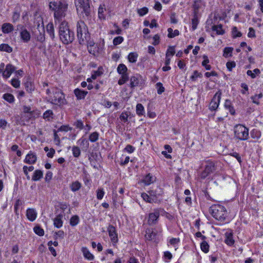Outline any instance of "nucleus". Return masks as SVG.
<instances>
[{
    "label": "nucleus",
    "instance_id": "nucleus-53",
    "mask_svg": "<svg viewBox=\"0 0 263 263\" xmlns=\"http://www.w3.org/2000/svg\"><path fill=\"white\" fill-rule=\"evenodd\" d=\"M179 242L180 239L179 238H172L168 241V243L174 247H175L176 245L179 243Z\"/></svg>",
    "mask_w": 263,
    "mask_h": 263
},
{
    "label": "nucleus",
    "instance_id": "nucleus-25",
    "mask_svg": "<svg viewBox=\"0 0 263 263\" xmlns=\"http://www.w3.org/2000/svg\"><path fill=\"white\" fill-rule=\"evenodd\" d=\"M82 252L85 258L89 260H93L94 256L89 252L86 247H82Z\"/></svg>",
    "mask_w": 263,
    "mask_h": 263
},
{
    "label": "nucleus",
    "instance_id": "nucleus-32",
    "mask_svg": "<svg viewBox=\"0 0 263 263\" xmlns=\"http://www.w3.org/2000/svg\"><path fill=\"white\" fill-rule=\"evenodd\" d=\"M24 85L26 90L29 92H32L35 89L34 84L31 81H27L25 83Z\"/></svg>",
    "mask_w": 263,
    "mask_h": 263
},
{
    "label": "nucleus",
    "instance_id": "nucleus-31",
    "mask_svg": "<svg viewBox=\"0 0 263 263\" xmlns=\"http://www.w3.org/2000/svg\"><path fill=\"white\" fill-rule=\"evenodd\" d=\"M224 107L226 109H228L231 115L235 114V109L232 106V103L230 100H226L224 103Z\"/></svg>",
    "mask_w": 263,
    "mask_h": 263
},
{
    "label": "nucleus",
    "instance_id": "nucleus-27",
    "mask_svg": "<svg viewBox=\"0 0 263 263\" xmlns=\"http://www.w3.org/2000/svg\"><path fill=\"white\" fill-rule=\"evenodd\" d=\"M81 186V183L78 181H73L70 184V189L73 192L79 191Z\"/></svg>",
    "mask_w": 263,
    "mask_h": 263
},
{
    "label": "nucleus",
    "instance_id": "nucleus-51",
    "mask_svg": "<svg viewBox=\"0 0 263 263\" xmlns=\"http://www.w3.org/2000/svg\"><path fill=\"white\" fill-rule=\"evenodd\" d=\"M78 142H80V144L81 146H84L86 148H88L89 147V142L85 138H81L78 141Z\"/></svg>",
    "mask_w": 263,
    "mask_h": 263
},
{
    "label": "nucleus",
    "instance_id": "nucleus-10",
    "mask_svg": "<svg viewBox=\"0 0 263 263\" xmlns=\"http://www.w3.org/2000/svg\"><path fill=\"white\" fill-rule=\"evenodd\" d=\"M127 68L123 64H120L117 67V72L121 75L118 81V84L122 85L125 84L128 80V74L127 73Z\"/></svg>",
    "mask_w": 263,
    "mask_h": 263
},
{
    "label": "nucleus",
    "instance_id": "nucleus-64",
    "mask_svg": "<svg viewBox=\"0 0 263 263\" xmlns=\"http://www.w3.org/2000/svg\"><path fill=\"white\" fill-rule=\"evenodd\" d=\"M135 148L131 145H127L124 148V151L129 153H132L134 152Z\"/></svg>",
    "mask_w": 263,
    "mask_h": 263
},
{
    "label": "nucleus",
    "instance_id": "nucleus-11",
    "mask_svg": "<svg viewBox=\"0 0 263 263\" xmlns=\"http://www.w3.org/2000/svg\"><path fill=\"white\" fill-rule=\"evenodd\" d=\"M222 95L220 90H219L214 96L209 104V109L213 111L215 110L219 106Z\"/></svg>",
    "mask_w": 263,
    "mask_h": 263
},
{
    "label": "nucleus",
    "instance_id": "nucleus-47",
    "mask_svg": "<svg viewBox=\"0 0 263 263\" xmlns=\"http://www.w3.org/2000/svg\"><path fill=\"white\" fill-rule=\"evenodd\" d=\"M72 154L74 157L78 158L81 154V151L79 147L74 146L72 148Z\"/></svg>",
    "mask_w": 263,
    "mask_h": 263
},
{
    "label": "nucleus",
    "instance_id": "nucleus-39",
    "mask_svg": "<svg viewBox=\"0 0 263 263\" xmlns=\"http://www.w3.org/2000/svg\"><path fill=\"white\" fill-rule=\"evenodd\" d=\"M212 30L216 31L217 34H223L224 33V31L222 29V26L221 24L213 26Z\"/></svg>",
    "mask_w": 263,
    "mask_h": 263
},
{
    "label": "nucleus",
    "instance_id": "nucleus-13",
    "mask_svg": "<svg viewBox=\"0 0 263 263\" xmlns=\"http://www.w3.org/2000/svg\"><path fill=\"white\" fill-rule=\"evenodd\" d=\"M18 27H20L21 29V31L20 32V36L22 40L24 43H28L31 38L30 32L26 28H25L23 26H17V29H18Z\"/></svg>",
    "mask_w": 263,
    "mask_h": 263
},
{
    "label": "nucleus",
    "instance_id": "nucleus-52",
    "mask_svg": "<svg viewBox=\"0 0 263 263\" xmlns=\"http://www.w3.org/2000/svg\"><path fill=\"white\" fill-rule=\"evenodd\" d=\"M104 192L102 188H99L97 191V198L99 200H101L103 198L104 195Z\"/></svg>",
    "mask_w": 263,
    "mask_h": 263
},
{
    "label": "nucleus",
    "instance_id": "nucleus-42",
    "mask_svg": "<svg viewBox=\"0 0 263 263\" xmlns=\"http://www.w3.org/2000/svg\"><path fill=\"white\" fill-rule=\"evenodd\" d=\"M200 248L201 250L204 253H208L209 251V245L205 240H203L201 243Z\"/></svg>",
    "mask_w": 263,
    "mask_h": 263
},
{
    "label": "nucleus",
    "instance_id": "nucleus-58",
    "mask_svg": "<svg viewBox=\"0 0 263 263\" xmlns=\"http://www.w3.org/2000/svg\"><path fill=\"white\" fill-rule=\"evenodd\" d=\"M23 112L25 114L28 113L29 114L30 116L33 115V111H31V108L30 106H24L23 108Z\"/></svg>",
    "mask_w": 263,
    "mask_h": 263
},
{
    "label": "nucleus",
    "instance_id": "nucleus-59",
    "mask_svg": "<svg viewBox=\"0 0 263 263\" xmlns=\"http://www.w3.org/2000/svg\"><path fill=\"white\" fill-rule=\"evenodd\" d=\"M11 84L14 87L18 88L20 86V81L16 79H12Z\"/></svg>",
    "mask_w": 263,
    "mask_h": 263
},
{
    "label": "nucleus",
    "instance_id": "nucleus-34",
    "mask_svg": "<svg viewBox=\"0 0 263 263\" xmlns=\"http://www.w3.org/2000/svg\"><path fill=\"white\" fill-rule=\"evenodd\" d=\"M0 51L10 53L12 51V48L7 44H2L0 45Z\"/></svg>",
    "mask_w": 263,
    "mask_h": 263
},
{
    "label": "nucleus",
    "instance_id": "nucleus-60",
    "mask_svg": "<svg viewBox=\"0 0 263 263\" xmlns=\"http://www.w3.org/2000/svg\"><path fill=\"white\" fill-rule=\"evenodd\" d=\"M227 67L229 71H231L232 68L236 66V63L234 61L228 62L226 64Z\"/></svg>",
    "mask_w": 263,
    "mask_h": 263
},
{
    "label": "nucleus",
    "instance_id": "nucleus-3",
    "mask_svg": "<svg viewBox=\"0 0 263 263\" xmlns=\"http://www.w3.org/2000/svg\"><path fill=\"white\" fill-rule=\"evenodd\" d=\"M47 101L60 107L67 103L64 93L58 88H52V93L50 95V98L48 99Z\"/></svg>",
    "mask_w": 263,
    "mask_h": 263
},
{
    "label": "nucleus",
    "instance_id": "nucleus-17",
    "mask_svg": "<svg viewBox=\"0 0 263 263\" xmlns=\"http://www.w3.org/2000/svg\"><path fill=\"white\" fill-rule=\"evenodd\" d=\"M194 17L192 20V29L193 30H195L197 28V25L198 24V20L197 18L198 7H197L196 6H194Z\"/></svg>",
    "mask_w": 263,
    "mask_h": 263
},
{
    "label": "nucleus",
    "instance_id": "nucleus-1",
    "mask_svg": "<svg viewBox=\"0 0 263 263\" xmlns=\"http://www.w3.org/2000/svg\"><path fill=\"white\" fill-rule=\"evenodd\" d=\"M50 9L54 11L55 23L60 22L66 15L68 4L65 0H57L51 2L49 4Z\"/></svg>",
    "mask_w": 263,
    "mask_h": 263
},
{
    "label": "nucleus",
    "instance_id": "nucleus-15",
    "mask_svg": "<svg viewBox=\"0 0 263 263\" xmlns=\"http://www.w3.org/2000/svg\"><path fill=\"white\" fill-rule=\"evenodd\" d=\"M15 70V67L11 64L6 66L5 70L3 73V77L5 79H8Z\"/></svg>",
    "mask_w": 263,
    "mask_h": 263
},
{
    "label": "nucleus",
    "instance_id": "nucleus-4",
    "mask_svg": "<svg viewBox=\"0 0 263 263\" xmlns=\"http://www.w3.org/2000/svg\"><path fill=\"white\" fill-rule=\"evenodd\" d=\"M90 0H74V4L78 14L83 17L88 18L91 15Z\"/></svg>",
    "mask_w": 263,
    "mask_h": 263
},
{
    "label": "nucleus",
    "instance_id": "nucleus-35",
    "mask_svg": "<svg viewBox=\"0 0 263 263\" xmlns=\"http://www.w3.org/2000/svg\"><path fill=\"white\" fill-rule=\"evenodd\" d=\"M168 31V37L170 38H173L176 36L179 35V31L178 30H175L173 31V29L171 28H169L167 29Z\"/></svg>",
    "mask_w": 263,
    "mask_h": 263
},
{
    "label": "nucleus",
    "instance_id": "nucleus-7",
    "mask_svg": "<svg viewBox=\"0 0 263 263\" xmlns=\"http://www.w3.org/2000/svg\"><path fill=\"white\" fill-rule=\"evenodd\" d=\"M205 165L203 170L199 174V177L201 179H204L211 174L215 172L217 169L218 162L211 159L205 160Z\"/></svg>",
    "mask_w": 263,
    "mask_h": 263
},
{
    "label": "nucleus",
    "instance_id": "nucleus-21",
    "mask_svg": "<svg viewBox=\"0 0 263 263\" xmlns=\"http://www.w3.org/2000/svg\"><path fill=\"white\" fill-rule=\"evenodd\" d=\"M63 217V214H59L53 219L54 226L57 228H60L63 226L62 218Z\"/></svg>",
    "mask_w": 263,
    "mask_h": 263
},
{
    "label": "nucleus",
    "instance_id": "nucleus-18",
    "mask_svg": "<svg viewBox=\"0 0 263 263\" xmlns=\"http://www.w3.org/2000/svg\"><path fill=\"white\" fill-rule=\"evenodd\" d=\"M155 179L150 173L147 174L139 182L143 183L145 185H148L154 182Z\"/></svg>",
    "mask_w": 263,
    "mask_h": 263
},
{
    "label": "nucleus",
    "instance_id": "nucleus-23",
    "mask_svg": "<svg viewBox=\"0 0 263 263\" xmlns=\"http://www.w3.org/2000/svg\"><path fill=\"white\" fill-rule=\"evenodd\" d=\"M156 233L154 232L153 229H147L145 231V237L147 240H152L156 237Z\"/></svg>",
    "mask_w": 263,
    "mask_h": 263
},
{
    "label": "nucleus",
    "instance_id": "nucleus-57",
    "mask_svg": "<svg viewBox=\"0 0 263 263\" xmlns=\"http://www.w3.org/2000/svg\"><path fill=\"white\" fill-rule=\"evenodd\" d=\"M202 74L199 73L197 70H195L193 72V74L191 77V79L192 81H195L197 78L201 77Z\"/></svg>",
    "mask_w": 263,
    "mask_h": 263
},
{
    "label": "nucleus",
    "instance_id": "nucleus-33",
    "mask_svg": "<svg viewBox=\"0 0 263 263\" xmlns=\"http://www.w3.org/2000/svg\"><path fill=\"white\" fill-rule=\"evenodd\" d=\"M136 114L139 116H141L144 115L145 110L143 105L141 103H138L136 105Z\"/></svg>",
    "mask_w": 263,
    "mask_h": 263
},
{
    "label": "nucleus",
    "instance_id": "nucleus-36",
    "mask_svg": "<svg viewBox=\"0 0 263 263\" xmlns=\"http://www.w3.org/2000/svg\"><path fill=\"white\" fill-rule=\"evenodd\" d=\"M138 55L136 52H130L128 55V60L130 63H136Z\"/></svg>",
    "mask_w": 263,
    "mask_h": 263
},
{
    "label": "nucleus",
    "instance_id": "nucleus-44",
    "mask_svg": "<svg viewBox=\"0 0 263 263\" xmlns=\"http://www.w3.org/2000/svg\"><path fill=\"white\" fill-rule=\"evenodd\" d=\"M203 58L204 60L202 62V65L204 66L206 70H210L211 69V66L210 65H208V63H209V60L206 55H203Z\"/></svg>",
    "mask_w": 263,
    "mask_h": 263
},
{
    "label": "nucleus",
    "instance_id": "nucleus-38",
    "mask_svg": "<svg viewBox=\"0 0 263 263\" xmlns=\"http://www.w3.org/2000/svg\"><path fill=\"white\" fill-rule=\"evenodd\" d=\"M99 134L97 132L91 133L89 136V140L91 142H95L99 139Z\"/></svg>",
    "mask_w": 263,
    "mask_h": 263
},
{
    "label": "nucleus",
    "instance_id": "nucleus-54",
    "mask_svg": "<svg viewBox=\"0 0 263 263\" xmlns=\"http://www.w3.org/2000/svg\"><path fill=\"white\" fill-rule=\"evenodd\" d=\"M123 41V37L121 36L116 37L113 40V44L116 46L121 44Z\"/></svg>",
    "mask_w": 263,
    "mask_h": 263
},
{
    "label": "nucleus",
    "instance_id": "nucleus-24",
    "mask_svg": "<svg viewBox=\"0 0 263 263\" xmlns=\"http://www.w3.org/2000/svg\"><path fill=\"white\" fill-rule=\"evenodd\" d=\"M141 79V76L139 74H136L132 76L130 78V87L133 88L138 85L139 80Z\"/></svg>",
    "mask_w": 263,
    "mask_h": 263
},
{
    "label": "nucleus",
    "instance_id": "nucleus-49",
    "mask_svg": "<svg viewBox=\"0 0 263 263\" xmlns=\"http://www.w3.org/2000/svg\"><path fill=\"white\" fill-rule=\"evenodd\" d=\"M64 236V232L62 230L56 232L54 235V238L56 240L58 239H63Z\"/></svg>",
    "mask_w": 263,
    "mask_h": 263
},
{
    "label": "nucleus",
    "instance_id": "nucleus-9",
    "mask_svg": "<svg viewBox=\"0 0 263 263\" xmlns=\"http://www.w3.org/2000/svg\"><path fill=\"white\" fill-rule=\"evenodd\" d=\"M162 213H164L163 209L157 208L154 209L153 211L148 214L147 223L149 226H154L158 222V219Z\"/></svg>",
    "mask_w": 263,
    "mask_h": 263
},
{
    "label": "nucleus",
    "instance_id": "nucleus-46",
    "mask_svg": "<svg viewBox=\"0 0 263 263\" xmlns=\"http://www.w3.org/2000/svg\"><path fill=\"white\" fill-rule=\"evenodd\" d=\"M156 88L157 90V93L159 95L162 94L165 90L164 87L163 86V85L160 82H158L156 84Z\"/></svg>",
    "mask_w": 263,
    "mask_h": 263
},
{
    "label": "nucleus",
    "instance_id": "nucleus-40",
    "mask_svg": "<svg viewBox=\"0 0 263 263\" xmlns=\"http://www.w3.org/2000/svg\"><path fill=\"white\" fill-rule=\"evenodd\" d=\"M80 221L79 217L78 215L72 216L70 219V224L71 226H76Z\"/></svg>",
    "mask_w": 263,
    "mask_h": 263
},
{
    "label": "nucleus",
    "instance_id": "nucleus-5",
    "mask_svg": "<svg viewBox=\"0 0 263 263\" xmlns=\"http://www.w3.org/2000/svg\"><path fill=\"white\" fill-rule=\"evenodd\" d=\"M77 37L80 44L83 45L89 39L90 36L86 25L83 21L77 23Z\"/></svg>",
    "mask_w": 263,
    "mask_h": 263
},
{
    "label": "nucleus",
    "instance_id": "nucleus-61",
    "mask_svg": "<svg viewBox=\"0 0 263 263\" xmlns=\"http://www.w3.org/2000/svg\"><path fill=\"white\" fill-rule=\"evenodd\" d=\"M241 87L242 89L241 90V92L243 95H246L248 93V86L245 83H242L241 84Z\"/></svg>",
    "mask_w": 263,
    "mask_h": 263
},
{
    "label": "nucleus",
    "instance_id": "nucleus-43",
    "mask_svg": "<svg viewBox=\"0 0 263 263\" xmlns=\"http://www.w3.org/2000/svg\"><path fill=\"white\" fill-rule=\"evenodd\" d=\"M129 116V112L127 111H123L120 115L119 118L120 120L124 123L128 121V118Z\"/></svg>",
    "mask_w": 263,
    "mask_h": 263
},
{
    "label": "nucleus",
    "instance_id": "nucleus-14",
    "mask_svg": "<svg viewBox=\"0 0 263 263\" xmlns=\"http://www.w3.org/2000/svg\"><path fill=\"white\" fill-rule=\"evenodd\" d=\"M37 160V157L35 154L33 152H30L26 156L24 160V162L29 164H34Z\"/></svg>",
    "mask_w": 263,
    "mask_h": 263
},
{
    "label": "nucleus",
    "instance_id": "nucleus-41",
    "mask_svg": "<svg viewBox=\"0 0 263 263\" xmlns=\"http://www.w3.org/2000/svg\"><path fill=\"white\" fill-rule=\"evenodd\" d=\"M233 48L232 47H226L223 50V56L225 58H228L232 56V53Z\"/></svg>",
    "mask_w": 263,
    "mask_h": 263
},
{
    "label": "nucleus",
    "instance_id": "nucleus-26",
    "mask_svg": "<svg viewBox=\"0 0 263 263\" xmlns=\"http://www.w3.org/2000/svg\"><path fill=\"white\" fill-rule=\"evenodd\" d=\"M13 30V26L10 23H4L2 27V30L4 33H9Z\"/></svg>",
    "mask_w": 263,
    "mask_h": 263
},
{
    "label": "nucleus",
    "instance_id": "nucleus-56",
    "mask_svg": "<svg viewBox=\"0 0 263 263\" xmlns=\"http://www.w3.org/2000/svg\"><path fill=\"white\" fill-rule=\"evenodd\" d=\"M148 9L147 7H143L138 9V13L140 16H143L148 13Z\"/></svg>",
    "mask_w": 263,
    "mask_h": 263
},
{
    "label": "nucleus",
    "instance_id": "nucleus-19",
    "mask_svg": "<svg viewBox=\"0 0 263 263\" xmlns=\"http://www.w3.org/2000/svg\"><path fill=\"white\" fill-rule=\"evenodd\" d=\"M74 93L76 96L77 99L81 100L84 99L85 98V97L88 93V92L86 91L81 90L79 88H77L74 89Z\"/></svg>",
    "mask_w": 263,
    "mask_h": 263
},
{
    "label": "nucleus",
    "instance_id": "nucleus-55",
    "mask_svg": "<svg viewBox=\"0 0 263 263\" xmlns=\"http://www.w3.org/2000/svg\"><path fill=\"white\" fill-rule=\"evenodd\" d=\"M21 204H22V202L20 199H17L15 201V203L14 205V211H15V214L16 215H19L18 209V207L21 205Z\"/></svg>",
    "mask_w": 263,
    "mask_h": 263
},
{
    "label": "nucleus",
    "instance_id": "nucleus-30",
    "mask_svg": "<svg viewBox=\"0 0 263 263\" xmlns=\"http://www.w3.org/2000/svg\"><path fill=\"white\" fill-rule=\"evenodd\" d=\"M53 112L52 110L49 109L46 110L43 115V118L46 121H50L53 119Z\"/></svg>",
    "mask_w": 263,
    "mask_h": 263
},
{
    "label": "nucleus",
    "instance_id": "nucleus-8",
    "mask_svg": "<svg viewBox=\"0 0 263 263\" xmlns=\"http://www.w3.org/2000/svg\"><path fill=\"white\" fill-rule=\"evenodd\" d=\"M234 137L239 140H246L249 137V129L246 126L238 124L235 126Z\"/></svg>",
    "mask_w": 263,
    "mask_h": 263
},
{
    "label": "nucleus",
    "instance_id": "nucleus-45",
    "mask_svg": "<svg viewBox=\"0 0 263 263\" xmlns=\"http://www.w3.org/2000/svg\"><path fill=\"white\" fill-rule=\"evenodd\" d=\"M33 230L35 233L40 236H42L44 234V230L42 228H41L40 226H37L34 227Z\"/></svg>",
    "mask_w": 263,
    "mask_h": 263
},
{
    "label": "nucleus",
    "instance_id": "nucleus-48",
    "mask_svg": "<svg viewBox=\"0 0 263 263\" xmlns=\"http://www.w3.org/2000/svg\"><path fill=\"white\" fill-rule=\"evenodd\" d=\"M175 47L174 46H169L166 51L165 55H166V57H170L171 56L174 55L175 54Z\"/></svg>",
    "mask_w": 263,
    "mask_h": 263
},
{
    "label": "nucleus",
    "instance_id": "nucleus-29",
    "mask_svg": "<svg viewBox=\"0 0 263 263\" xmlns=\"http://www.w3.org/2000/svg\"><path fill=\"white\" fill-rule=\"evenodd\" d=\"M43 173L42 171L40 170H35L34 172L33 175L32 177V180L33 181H38L43 177Z\"/></svg>",
    "mask_w": 263,
    "mask_h": 263
},
{
    "label": "nucleus",
    "instance_id": "nucleus-12",
    "mask_svg": "<svg viewBox=\"0 0 263 263\" xmlns=\"http://www.w3.org/2000/svg\"><path fill=\"white\" fill-rule=\"evenodd\" d=\"M107 231L113 246H115L118 241V237L116 228L112 225L109 224L107 228Z\"/></svg>",
    "mask_w": 263,
    "mask_h": 263
},
{
    "label": "nucleus",
    "instance_id": "nucleus-16",
    "mask_svg": "<svg viewBox=\"0 0 263 263\" xmlns=\"http://www.w3.org/2000/svg\"><path fill=\"white\" fill-rule=\"evenodd\" d=\"M37 212L33 208H28L26 211V216L28 219L30 221H33L37 217Z\"/></svg>",
    "mask_w": 263,
    "mask_h": 263
},
{
    "label": "nucleus",
    "instance_id": "nucleus-20",
    "mask_svg": "<svg viewBox=\"0 0 263 263\" xmlns=\"http://www.w3.org/2000/svg\"><path fill=\"white\" fill-rule=\"evenodd\" d=\"M226 238L224 240L225 243L229 246H232L234 245L235 241L233 237V234L231 232H226L225 234Z\"/></svg>",
    "mask_w": 263,
    "mask_h": 263
},
{
    "label": "nucleus",
    "instance_id": "nucleus-28",
    "mask_svg": "<svg viewBox=\"0 0 263 263\" xmlns=\"http://www.w3.org/2000/svg\"><path fill=\"white\" fill-rule=\"evenodd\" d=\"M46 30L49 34L50 37L53 40L54 38V30L53 24L52 23H48L46 26Z\"/></svg>",
    "mask_w": 263,
    "mask_h": 263
},
{
    "label": "nucleus",
    "instance_id": "nucleus-62",
    "mask_svg": "<svg viewBox=\"0 0 263 263\" xmlns=\"http://www.w3.org/2000/svg\"><path fill=\"white\" fill-rule=\"evenodd\" d=\"M251 137L253 138H256L257 139H259L261 136V133L260 132L254 130L252 131V132L251 133Z\"/></svg>",
    "mask_w": 263,
    "mask_h": 263
},
{
    "label": "nucleus",
    "instance_id": "nucleus-2",
    "mask_svg": "<svg viewBox=\"0 0 263 263\" xmlns=\"http://www.w3.org/2000/svg\"><path fill=\"white\" fill-rule=\"evenodd\" d=\"M59 35L60 40L64 44L71 43L74 39V32L69 29L68 23L62 22L59 27Z\"/></svg>",
    "mask_w": 263,
    "mask_h": 263
},
{
    "label": "nucleus",
    "instance_id": "nucleus-37",
    "mask_svg": "<svg viewBox=\"0 0 263 263\" xmlns=\"http://www.w3.org/2000/svg\"><path fill=\"white\" fill-rule=\"evenodd\" d=\"M3 98L4 100H5L6 101L10 103H12L14 101V97L11 93H5L4 95H3Z\"/></svg>",
    "mask_w": 263,
    "mask_h": 263
},
{
    "label": "nucleus",
    "instance_id": "nucleus-6",
    "mask_svg": "<svg viewBox=\"0 0 263 263\" xmlns=\"http://www.w3.org/2000/svg\"><path fill=\"white\" fill-rule=\"evenodd\" d=\"M210 212L216 220L223 221L227 217V211L226 208L220 204H213L210 209Z\"/></svg>",
    "mask_w": 263,
    "mask_h": 263
},
{
    "label": "nucleus",
    "instance_id": "nucleus-22",
    "mask_svg": "<svg viewBox=\"0 0 263 263\" xmlns=\"http://www.w3.org/2000/svg\"><path fill=\"white\" fill-rule=\"evenodd\" d=\"M154 195L153 194V191H151L149 192V195L145 193H143L141 194V197H142L143 199L148 203H153L154 202Z\"/></svg>",
    "mask_w": 263,
    "mask_h": 263
},
{
    "label": "nucleus",
    "instance_id": "nucleus-50",
    "mask_svg": "<svg viewBox=\"0 0 263 263\" xmlns=\"http://www.w3.org/2000/svg\"><path fill=\"white\" fill-rule=\"evenodd\" d=\"M73 125L79 129H82L84 128V124L83 122L81 120H77L74 123Z\"/></svg>",
    "mask_w": 263,
    "mask_h": 263
},
{
    "label": "nucleus",
    "instance_id": "nucleus-63",
    "mask_svg": "<svg viewBox=\"0 0 263 263\" xmlns=\"http://www.w3.org/2000/svg\"><path fill=\"white\" fill-rule=\"evenodd\" d=\"M153 42L152 43V44L156 46L159 44L160 42V37L158 34H156L154 36L153 38Z\"/></svg>",
    "mask_w": 263,
    "mask_h": 263
}]
</instances>
